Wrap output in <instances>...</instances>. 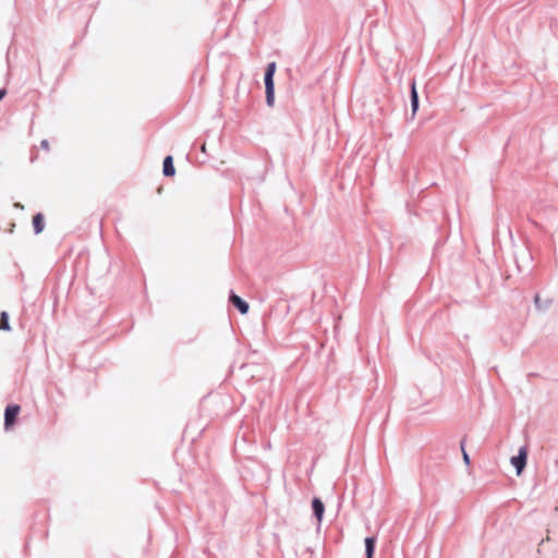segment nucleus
Masks as SVG:
<instances>
[{
	"mask_svg": "<svg viewBox=\"0 0 558 558\" xmlns=\"http://www.w3.org/2000/svg\"><path fill=\"white\" fill-rule=\"evenodd\" d=\"M276 72V63L270 62L268 63L265 76H264V83H265V89H266V104L269 107H272L275 104V83H274V75Z\"/></svg>",
	"mask_w": 558,
	"mask_h": 558,
	"instance_id": "1",
	"label": "nucleus"
},
{
	"mask_svg": "<svg viewBox=\"0 0 558 558\" xmlns=\"http://www.w3.org/2000/svg\"><path fill=\"white\" fill-rule=\"evenodd\" d=\"M527 460V449L526 447H521L517 456H513L510 460L511 464L515 469L517 475H520L526 465Z\"/></svg>",
	"mask_w": 558,
	"mask_h": 558,
	"instance_id": "2",
	"label": "nucleus"
},
{
	"mask_svg": "<svg viewBox=\"0 0 558 558\" xmlns=\"http://www.w3.org/2000/svg\"><path fill=\"white\" fill-rule=\"evenodd\" d=\"M20 410H21V408L17 404H11L5 408V411H4V427H5V429H8L12 424H14Z\"/></svg>",
	"mask_w": 558,
	"mask_h": 558,
	"instance_id": "3",
	"label": "nucleus"
},
{
	"mask_svg": "<svg viewBox=\"0 0 558 558\" xmlns=\"http://www.w3.org/2000/svg\"><path fill=\"white\" fill-rule=\"evenodd\" d=\"M230 302L240 311L241 314H246L248 312L250 306L247 302L233 292L230 294Z\"/></svg>",
	"mask_w": 558,
	"mask_h": 558,
	"instance_id": "4",
	"label": "nucleus"
},
{
	"mask_svg": "<svg viewBox=\"0 0 558 558\" xmlns=\"http://www.w3.org/2000/svg\"><path fill=\"white\" fill-rule=\"evenodd\" d=\"M312 508H313V513H314V515L317 519L318 524H319L322 522V520H323V515H324V512H325V506H324L323 501L319 498L315 497L312 500Z\"/></svg>",
	"mask_w": 558,
	"mask_h": 558,
	"instance_id": "5",
	"label": "nucleus"
},
{
	"mask_svg": "<svg viewBox=\"0 0 558 558\" xmlns=\"http://www.w3.org/2000/svg\"><path fill=\"white\" fill-rule=\"evenodd\" d=\"M551 303H553L551 299L547 298V299L542 300L538 294H536L534 298L535 307L539 312L547 311L551 306Z\"/></svg>",
	"mask_w": 558,
	"mask_h": 558,
	"instance_id": "6",
	"label": "nucleus"
},
{
	"mask_svg": "<svg viewBox=\"0 0 558 558\" xmlns=\"http://www.w3.org/2000/svg\"><path fill=\"white\" fill-rule=\"evenodd\" d=\"M418 109V94L416 90L415 82L411 83V110H412V117L415 116L416 111Z\"/></svg>",
	"mask_w": 558,
	"mask_h": 558,
	"instance_id": "7",
	"label": "nucleus"
},
{
	"mask_svg": "<svg viewBox=\"0 0 558 558\" xmlns=\"http://www.w3.org/2000/svg\"><path fill=\"white\" fill-rule=\"evenodd\" d=\"M33 228H34L35 234H39L40 232H43V230L45 228L43 214L38 213L33 217Z\"/></svg>",
	"mask_w": 558,
	"mask_h": 558,
	"instance_id": "8",
	"label": "nucleus"
},
{
	"mask_svg": "<svg viewBox=\"0 0 558 558\" xmlns=\"http://www.w3.org/2000/svg\"><path fill=\"white\" fill-rule=\"evenodd\" d=\"M162 172L166 177H172L175 173V169L173 166V159L171 156H167L163 160V169Z\"/></svg>",
	"mask_w": 558,
	"mask_h": 558,
	"instance_id": "9",
	"label": "nucleus"
},
{
	"mask_svg": "<svg viewBox=\"0 0 558 558\" xmlns=\"http://www.w3.org/2000/svg\"><path fill=\"white\" fill-rule=\"evenodd\" d=\"M375 544H376L375 537L371 536V537L365 538L366 558H373L374 551H375Z\"/></svg>",
	"mask_w": 558,
	"mask_h": 558,
	"instance_id": "10",
	"label": "nucleus"
},
{
	"mask_svg": "<svg viewBox=\"0 0 558 558\" xmlns=\"http://www.w3.org/2000/svg\"><path fill=\"white\" fill-rule=\"evenodd\" d=\"M532 260V256L531 254L527 252V251H524L522 253V256H521V259L517 258V266H518V269L520 271L523 270L524 266L522 265L523 263H526L529 264L530 262Z\"/></svg>",
	"mask_w": 558,
	"mask_h": 558,
	"instance_id": "11",
	"label": "nucleus"
},
{
	"mask_svg": "<svg viewBox=\"0 0 558 558\" xmlns=\"http://www.w3.org/2000/svg\"><path fill=\"white\" fill-rule=\"evenodd\" d=\"M0 330H10L9 315L7 312H2L0 315Z\"/></svg>",
	"mask_w": 558,
	"mask_h": 558,
	"instance_id": "12",
	"label": "nucleus"
},
{
	"mask_svg": "<svg viewBox=\"0 0 558 558\" xmlns=\"http://www.w3.org/2000/svg\"><path fill=\"white\" fill-rule=\"evenodd\" d=\"M460 448H461V451H462L463 461H464L465 464L469 465L470 464V457H469V454L465 451V439L461 440Z\"/></svg>",
	"mask_w": 558,
	"mask_h": 558,
	"instance_id": "13",
	"label": "nucleus"
},
{
	"mask_svg": "<svg viewBox=\"0 0 558 558\" xmlns=\"http://www.w3.org/2000/svg\"><path fill=\"white\" fill-rule=\"evenodd\" d=\"M40 147L45 150H49V142L47 140H43L40 142Z\"/></svg>",
	"mask_w": 558,
	"mask_h": 558,
	"instance_id": "14",
	"label": "nucleus"
},
{
	"mask_svg": "<svg viewBox=\"0 0 558 558\" xmlns=\"http://www.w3.org/2000/svg\"><path fill=\"white\" fill-rule=\"evenodd\" d=\"M5 94H7L5 89H0V100L3 99Z\"/></svg>",
	"mask_w": 558,
	"mask_h": 558,
	"instance_id": "15",
	"label": "nucleus"
},
{
	"mask_svg": "<svg viewBox=\"0 0 558 558\" xmlns=\"http://www.w3.org/2000/svg\"><path fill=\"white\" fill-rule=\"evenodd\" d=\"M201 149H202V151H203V153H206V145H205V144H203V145H202V147H201Z\"/></svg>",
	"mask_w": 558,
	"mask_h": 558,
	"instance_id": "16",
	"label": "nucleus"
}]
</instances>
